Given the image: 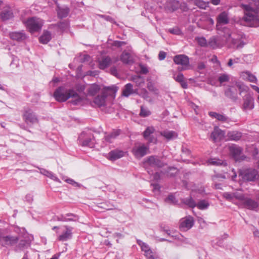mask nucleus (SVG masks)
Wrapping results in <instances>:
<instances>
[{
	"instance_id": "nucleus-1",
	"label": "nucleus",
	"mask_w": 259,
	"mask_h": 259,
	"mask_svg": "<svg viewBox=\"0 0 259 259\" xmlns=\"http://www.w3.org/2000/svg\"><path fill=\"white\" fill-rule=\"evenodd\" d=\"M243 11L242 20L251 27L259 26V0H251L248 4L240 5Z\"/></svg>"
},
{
	"instance_id": "nucleus-2",
	"label": "nucleus",
	"mask_w": 259,
	"mask_h": 259,
	"mask_svg": "<svg viewBox=\"0 0 259 259\" xmlns=\"http://www.w3.org/2000/svg\"><path fill=\"white\" fill-rule=\"evenodd\" d=\"M53 96L56 101L60 102H65L69 98H72L70 102L73 105H78L82 101V98L73 90H67L63 87L57 88Z\"/></svg>"
},
{
	"instance_id": "nucleus-3",
	"label": "nucleus",
	"mask_w": 259,
	"mask_h": 259,
	"mask_svg": "<svg viewBox=\"0 0 259 259\" xmlns=\"http://www.w3.org/2000/svg\"><path fill=\"white\" fill-rule=\"evenodd\" d=\"M229 22V18L228 13L223 12L221 13L217 17L216 28L219 31L223 32L224 33H227L228 37L227 40H228L230 38V30L226 27H223V25H226Z\"/></svg>"
},
{
	"instance_id": "nucleus-4",
	"label": "nucleus",
	"mask_w": 259,
	"mask_h": 259,
	"mask_svg": "<svg viewBox=\"0 0 259 259\" xmlns=\"http://www.w3.org/2000/svg\"><path fill=\"white\" fill-rule=\"evenodd\" d=\"M78 143L81 146L94 148L95 144V140L91 133L82 132L78 138Z\"/></svg>"
},
{
	"instance_id": "nucleus-5",
	"label": "nucleus",
	"mask_w": 259,
	"mask_h": 259,
	"mask_svg": "<svg viewBox=\"0 0 259 259\" xmlns=\"http://www.w3.org/2000/svg\"><path fill=\"white\" fill-rule=\"evenodd\" d=\"M257 171L253 168H244L239 171V177L240 181L244 182L254 181L257 175Z\"/></svg>"
},
{
	"instance_id": "nucleus-6",
	"label": "nucleus",
	"mask_w": 259,
	"mask_h": 259,
	"mask_svg": "<svg viewBox=\"0 0 259 259\" xmlns=\"http://www.w3.org/2000/svg\"><path fill=\"white\" fill-rule=\"evenodd\" d=\"M105 91L111 92V93L115 94L118 88L115 85L107 87L104 88ZM107 94L105 92L102 93L100 95L96 97L94 100V103L99 107H104L106 105V100L107 98Z\"/></svg>"
},
{
	"instance_id": "nucleus-7",
	"label": "nucleus",
	"mask_w": 259,
	"mask_h": 259,
	"mask_svg": "<svg viewBox=\"0 0 259 259\" xmlns=\"http://www.w3.org/2000/svg\"><path fill=\"white\" fill-rule=\"evenodd\" d=\"M22 118L25 123L30 125L37 124L39 122L37 115L33 111L28 108H25L23 111Z\"/></svg>"
},
{
	"instance_id": "nucleus-8",
	"label": "nucleus",
	"mask_w": 259,
	"mask_h": 259,
	"mask_svg": "<svg viewBox=\"0 0 259 259\" xmlns=\"http://www.w3.org/2000/svg\"><path fill=\"white\" fill-rule=\"evenodd\" d=\"M24 23L29 31L31 33H34L41 29L43 21L40 18L32 17L29 18Z\"/></svg>"
},
{
	"instance_id": "nucleus-9",
	"label": "nucleus",
	"mask_w": 259,
	"mask_h": 259,
	"mask_svg": "<svg viewBox=\"0 0 259 259\" xmlns=\"http://www.w3.org/2000/svg\"><path fill=\"white\" fill-rule=\"evenodd\" d=\"M145 164L152 167L161 168L166 165V163L162 161L156 156H150L145 160Z\"/></svg>"
},
{
	"instance_id": "nucleus-10",
	"label": "nucleus",
	"mask_w": 259,
	"mask_h": 259,
	"mask_svg": "<svg viewBox=\"0 0 259 259\" xmlns=\"http://www.w3.org/2000/svg\"><path fill=\"white\" fill-rule=\"evenodd\" d=\"M243 103L242 109L244 111L251 110L254 108V100L252 94L249 93L246 94L243 98Z\"/></svg>"
},
{
	"instance_id": "nucleus-11",
	"label": "nucleus",
	"mask_w": 259,
	"mask_h": 259,
	"mask_svg": "<svg viewBox=\"0 0 259 259\" xmlns=\"http://www.w3.org/2000/svg\"><path fill=\"white\" fill-rule=\"evenodd\" d=\"M243 204L245 208L252 210L257 211L259 208V203L257 201L248 197L244 198Z\"/></svg>"
},
{
	"instance_id": "nucleus-12",
	"label": "nucleus",
	"mask_w": 259,
	"mask_h": 259,
	"mask_svg": "<svg viewBox=\"0 0 259 259\" xmlns=\"http://www.w3.org/2000/svg\"><path fill=\"white\" fill-rule=\"evenodd\" d=\"M180 3L177 0H167L165 3L164 9L167 12L172 13L179 9Z\"/></svg>"
},
{
	"instance_id": "nucleus-13",
	"label": "nucleus",
	"mask_w": 259,
	"mask_h": 259,
	"mask_svg": "<svg viewBox=\"0 0 259 259\" xmlns=\"http://www.w3.org/2000/svg\"><path fill=\"white\" fill-rule=\"evenodd\" d=\"M224 37L225 38L226 41L227 43H230V47L231 48L240 49L243 48L245 45V43L241 39L233 38L231 36L230 39L227 40V33H224Z\"/></svg>"
},
{
	"instance_id": "nucleus-14",
	"label": "nucleus",
	"mask_w": 259,
	"mask_h": 259,
	"mask_svg": "<svg viewBox=\"0 0 259 259\" xmlns=\"http://www.w3.org/2000/svg\"><path fill=\"white\" fill-rule=\"evenodd\" d=\"M9 35L11 39L18 42H23L27 38L24 31L10 32Z\"/></svg>"
},
{
	"instance_id": "nucleus-15",
	"label": "nucleus",
	"mask_w": 259,
	"mask_h": 259,
	"mask_svg": "<svg viewBox=\"0 0 259 259\" xmlns=\"http://www.w3.org/2000/svg\"><path fill=\"white\" fill-rule=\"evenodd\" d=\"M149 148L143 144L141 146L135 147L133 149V152L137 158H141L147 154Z\"/></svg>"
},
{
	"instance_id": "nucleus-16",
	"label": "nucleus",
	"mask_w": 259,
	"mask_h": 259,
	"mask_svg": "<svg viewBox=\"0 0 259 259\" xmlns=\"http://www.w3.org/2000/svg\"><path fill=\"white\" fill-rule=\"evenodd\" d=\"M194 221L191 217H188L182 221L180 225V229L183 231H186L191 229L194 225Z\"/></svg>"
},
{
	"instance_id": "nucleus-17",
	"label": "nucleus",
	"mask_w": 259,
	"mask_h": 259,
	"mask_svg": "<svg viewBox=\"0 0 259 259\" xmlns=\"http://www.w3.org/2000/svg\"><path fill=\"white\" fill-rule=\"evenodd\" d=\"M174 62L178 65L187 66L189 64V58L185 55H177L174 57Z\"/></svg>"
},
{
	"instance_id": "nucleus-18",
	"label": "nucleus",
	"mask_w": 259,
	"mask_h": 259,
	"mask_svg": "<svg viewBox=\"0 0 259 259\" xmlns=\"http://www.w3.org/2000/svg\"><path fill=\"white\" fill-rule=\"evenodd\" d=\"M200 21L204 22V24L200 27L203 29H209L214 25V21L209 16L207 15L202 16L200 19Z\"/></svg>"
},
{
	"instance_id": "nucleus-19",
	"label": "nucleus",
	"mask_w": 259,
	"mask_h": 259,
	"mask_svg": "<svg viewBox=\"0 0 259 259\" xmlns=\"http://www.w3.org/2000/svg\"><path fill=\"white\" fill-rule=\"evenodd\" d=\"M225 96L233 101H236L237 98V88L235 85L230 86L225 92Z\"/></svg>"
},
{
	"instance_id": "nucleus-20",
	"label": "nucleus",
	"mask_w": 259,
	"mask_h": 259,
	"mask_svg": "<svg viewBox=\"0 0 259 259\" xmlns=\"http://www.w3.org/2000/svg\"><path fill=\"white\" fill-rule=\"evenodd\" d=\"M224 132L218 127H215L211 133L210 137L214 142H217L222 140L224 137Z\"/></svg>"
},
{
	"instance_id": "nucleus-21",
	"label": "nucleus",
	"mask_w": 259,
	"mask_h": 259,
	"mask_svg": "<svg viewBox=\"0 0 259 259\" xmlns=\"http://www.w3.org/2000/svg\"><path fill=\"white\" fill-rule=\"evenodd\" d=\"M125 152L119 149L111 150L108 154L109 159L115 161L124 156Z\"/></svg>"
},
{
	"instance_id": "nucleus-22",
	"label": "nucleus",
	"mask_w": 259,
	"mask_h": 259,
	"mask_svg": "<svg viewBox=\"0 0 259 259\" xmlns=\"http://www.w3.org/2000/svg\"><path fill=\"white\" fill-rule=\"evenodd\" d=\"M155 131V129L153 126H149L146 128L143 133V137L149 143H155L156 139L153 136H151Z\"/></svg>"
},
{
	"instance_id": "nucleus-23",
	"label": "nucleus",
	"mask_w": 259,
	"mask_h": 259,
	"mask_svg": "<svg viewBox=\"0 0 259 259\" xmlns=\"http://www.w3.org/2000/svg\"><path fill=\"white\" fill-rule=\"evenodd\" d=\"M230 152L233 157L236 161L240 160V157L242 150L240 147L236 145H233L229 147Z\"/></svg>"
},
{
	"instance_id": "nucleus-24",
	"label": "nucleus",
	"mask_w": 259,
	"mask_h": 259,
	"mask_svg": "<svg viewBox=\"0 0 259 259\" xmlns=\"http://www.w3.org/2000/svg\"><path fill=\"white\" fill-rule=\"evenodd\" d=\"M66 231L59 236L58 240L61 241H65L70 239L72 237V228L65 226Z\"/></svg>"
},
{
	"instance_id": "nucleus-25",
	"label": "nucleus",
	"mask_w": 259,
	"mask_h": 259,
	"mask_svg": "<svg viewBox=\"0 0 259 259\" xmlns=\"http://www.w3.org/2000/svg\"><path fill=\"white\" fill-rule=\"evenodd\" d=\"M208 114L211 117L215 118L219 121L229 122L230 120V119L225 115L214 112H209Z\"/></svg>"
},
{
	"instance_id": "nucleus-26",
	"label": "nucleus",
	"mask_w": 259,
	"mask_h": 259,
	"mask_svg": "<svg viewBox=\"0 0 259 259\" xmlns=\"http://www.w3.org/2000/svg\"><path fill=\"white\" fill-rule=\"evenodd\" d=\"M52 38V35L50 32L46 30L44 31L42 34L40 36L39 41L44 44H47Z\"/></svg>"
},
{
	"instance_id": "nucleus-27",
	"label": "nucleus",
	"mask_w": 259,
	"mask_h": 259,
	"mask_svg": "<svg viewBox=\"0 0 259 259\" xmlns=\"http://www.w3.org/2000/svg\"><path fill=\"white\" fill-rule=\"evenodd\" d=\"M175 80L179 82L183 89H187L188 87L187 82L184 80V76L181 73H178L176 76H174Z\"/></svg>"
},
{
	"instance_id": "nucleus-28",
	"label": "nucleus",
	"mask_w": 259,
	"mask_h": 259,
	"mask_svg": "<svg viewBox=\"0 0 259 259\" xmlns=\"http://www.w3.org/2000/svg\"><path fill=\"white\" fill-rule=\"evenodd\" d=\"M111 63V60L110 57H103L99 61V66L101 69H104L108 67Z\"/></svg>"
},
{
	"instance_id": "nucleus-29",
	"label": "nucleus",
	"mask_w": 259,
	"mask_h": 259,
	"mask_svg": "<svg viewBox=\"0 0 259 259\" xmlns=\"http://www.w3.org/2000/svg\"><path fill=\"white\" fill-rule=\"evenodd\" d=\"M235 87L238 89L240 95H241L243 93H246V94L250 93L249 88L241 82H236Z\"/></svg>"
},
{
	"instance_id": "nucleus-30",
	"label": "nucleus",
	"mask_w": 259,
	"mask_h": 259,
	"mask_svg": "<svg viewBox=\"0 0 259 259\" xmlns=\"http://www.w3.org/2000/svg\"><path fill=\"white\" fill-rule=\"evenodd\" d=\"M161 135L165 137L167 140H170L177 138V134L174 131H164L161 133Z\"/></svg>"
},
{
	"instance_id": "nucleus-31",
	"label": "nucleus",
	"mask_w": 259,
	"mask_h": 259,
	"mask_svg": "<svg viewBox=\"0 0 259 259\" xmlns=\"http://www.w3.org/2000/svg\"><path fill=\"white\" fill-rule=\"evenodd\" d=\"M0 16L3 21H6L12 18L13 17V14L10 9H6L1 13Z\"/></svg>"
},
{
	"instance_id": "nucleus-32",
	"label": "nucleus",
	"mask_w": 259,
	"mask_h": 259,
	"mask_svg": "<svg viewBox=\"0 0 259 259\" xmlns=\"http://www.w3.org/2000/svg\"><path fill=\"white\" fill-rule=\"evenodd\" d=\"M178 170L174 167H169L166 170H161L162 175H165L167 177H174L177 174Z\"/></svg>"
},
{
	"instance_id": "nucleus-33",
	"label": "nucleus",
	"mask_w": 259,
	"mask_h": 259,
	"mask_svg": "<svg viewBox=\"0 0 259 259\" xmlns=\"http://www.w3.org/2000/svg\"><path fill=\"white\" fill-rule=\"evenodd\" d=\"M133 93V85L130 83H127L122 91V96L128 97L130 95Z\"/></svg>"
},
{
	"instance_id": "nucleus-34",
	"label": "nucleus",
	"mask_w": 259,
	"mask_h": 259,
	"mask_svg": "<svg viewBox=\"0 0 259 259\" xmlns=\"http://www.w3.org/2000/svg\"><path fill=\"white\" fill-rule=\"evenodd\" d=\"M3 240L7 245H13L17 242L18 238L17 237L7 236L3 237Z\"/></svg>"
},
{
	"instance_id": "nucleus-35",
	"label": "nucleus",
	"mask_w": 259,
	"mask_h": 259,
	"mask_svg": "<svg viewBox=\"0 0 259 259\" xmlns=\"http://www.w3.org/2000/svg\"><path fill=\"white\" fill-rule=\"evenodd\" d=\"M120 59L121 61L125 64H130L133 61L132 58L129 53L123 52L121 56Z\"/></svg>"
},
{
	"instance_id": "nucleus-36",
	"label": "nucleus",
	"mask_w": 259,
	"mask_h": 259,
	"mask_svg": "<svg viewBox=\"0 0 259 259\" xmlns=\"http://www.w3.org/2000/svg\"><path fill=\"white\" fill-rule=\"evenodd\" d=\"M120 134V131H114L111 133L105 136V140L109 143H111Z\"/></svg>"
},
{
	"instance_id": "nucleus-37",
	"label": "nucleus",
	"mask_w": 259,
	"mask_h": 259,
	"mask_svg": "<svg viewBox=\"0 0 259 259\" xmlns=\"http://www.w3.org/2000/svg\"><path fill=\"white\" fill-rule=\"evenodd\" d=\"M100 90V87L97 84H92L88 89V94L90 96L95 95Z\"/></svg>"
},
{
	"instance_id": "nucleus-38",
	"label": "nucleus",
	"mask_w": 259,
	"mask_h": 259,
	"mask_svg": "<svg viewBox=\"0 0 259 259\" xmlns=\"http://www.w3.org/2000/svg\"><path fill=\"white\" fill-rule=\"evenodd\" d=\"M182 202L191 208H194L196 206V203L191 196L183 199Z\"/></svg>"
},
{
	"instance_id": "nucleus-39",
	"label": "nucleus",
	"mask_w": 259,
	"mask_h": 259,
	"mask_svg": "<svg viewBox=\"0 0 259 259\" xmlns=\"http://www.w3.org/2000/svg\"><path fill=\"white\" fill-rule=\"evenodd\" d=\"M58 15L60 18H63L66 17L69 13V9L65 8H58Z\"/></svg>"
},
{
	"instance_id": "nucleus-40",
	"label": "nucleus",
	"mask_w": 259,
	"mask_h": 259,
	"mask_svg": "<svg viewBox=\"0 0 259 259\" xmlns=\"http://www.w3.org/2000/svg\"><path fill=\"white\" fill-rule=\"evenodd\" d=\"M229 75L225 73L221 74L218 78V81L220 83L219 86H221L224 82L229 81Z\"/></svg>"
},
{
	"instance_id": "nucleus-41",
	"label": "nucleus",
	"mask_w": 259,
	"mask_h": 259,
	"mask_svg": "<svg viewBox=\"0 0 259 259\" xmlns=\"http://www.w3.org/2000/svg\"><path fill=\"white\" fill-rule=\"evenodd\" d=\"M55 26H57L60 29V31H64L68 28L69 24L67 21H64L58 22L57 24H55Z\"/></svg>"
},
{
	"instance_id": "nucleus-42",
	"label": "nucleus",
	"mask_w": 259,
	"mask_h": 259,
	"mask_svg": "<svg viewBox=\"0 0 259 259\" xmlns=\"http://www.w3.org/2000/svg\"><path fill=\"white\" fill-rule=\"evenodd\" d=\"M209 204L207 201L202 200L196 203V206L201 210H204L208 208Z\"/></svg>"
},
{
	"instance_id": "nucleus-43",
	"label": "nucleus",
	"mask_w": 259,
	"mask_h": 259,
	"mask_svg": "<svg viewBox=\"0 0 259 259\" xmlns=\"http://www.w3.org/2000/svg\"><path fill=\"white\" fill-rule=\"evenodd\" d=\"M229 137L232 140L238 141L242 137V134L238 132H233L229 134Z\"/></svg>"
},
{
	"instance_id": "nucleus-44",
	"label": "nucleus",
	"mask_w": 259,
	"mask_h": 259,
	"mask_svg": "<svg viewBox=\"0 0 259 259\" xmlns=\"http://www.w3.org/2000/svg\"><path fill=\"white\" fill-rule=\"evenodd\" d=\"M211 245L212 247L216 249H219V247H222L223 245V240L220 238H217L211 241Z\"/></svg>"
},
{
	"instance_id": "nucleus-45",
	"label": "nucleus",
	"mask_w": 259,
	"mask_h": 259,
	"mask_svg": "<svg viewBox=\"0 0 259 259\" xmlns=\"http://www.w3.org/2000/svg\"><path fill=\"white\" fill-rule=\"evenodd\" d=\"M194 4L200 9H205L208 7V3L203 0H194Z\"/></svg>"
},
{
	"instance_id": "nucleus-46",
	"label": "nucleus",
	"mask_w": 259,
	"mask_h": 259,
	"mask_svg": "<svg viewBox=\"0 0 259 259\" xmlns=\"http://www.w3.org/2000/svg\"><path fill=\"white\" fill-rule=\"evenodd\" d=\"M151 111L146 107L143 106L141 107L140 116L142 117H146L151 115Z\"/></svg>"
},
{
	"instance_id": "nucleus-47",
	"label": "nucleus",
	"mask_w": 259,
	"mask_h": 259,
	"mask_svg": "<svg viewBox=\"0 0 259 259\" xmlns=\"http://www.w3.org/2000/svg\"><path fill=\"white\" fill-rule=\"evenodd\" d=\"M243 74V75L245 77V78L250 82H255L256 81L257 79L256 77L249 72L246 71L244 72Z\"/></svg>"
},
{
	"instance_id": "nucleus-48",
	"label": "nucleus",
	"mask_w": 259,
	"mask_h": 259,
	"mask_svg": "<svg viewBox=\"0 0 259 259\" xmlns=\"http://www.w3.org/2000/svg\"><path fill=\"white\" fill-rule=\"evenodd\" d=\"M66 222H76L79 219V217L78 215L71 213L66 214Z\"/></svg>"
},
{
	"instance_id": "nucleus-49",
	"label": "nucleus",
	"mask_w": 259,
	"mask_h": 259,
	"mask_svg": "<svg viewBox=\"0 0 259 259\" xmlns=\"http://www.w3.org/2000/svg\"><path fill=\"white\" fill-rule=\"evenodd\" d=\"M209 162L210 164L214 165H221L223 164H224L225 165H226L227 163L223 161L220 160V159H210L209 160Z\"/></svg>"
},
{
	"instance_id": "nucleus-50",
	"label": "nucleus",
	"mask_w": 259,
	"mask_h": 259,
	"mask_svg": "<svg viewBox=\"0 0 259 259\" xmlns=\"http://www.w3.org/2000/svg\"><path fill=\"white\" fill-rule=\"evenodd\" d=\"M199 45L201 47H206L207 46V40L203 37H197L196 38Z\"/></svg>"
},
{
	"instance_id": "nucleus-51",
	"label": "nucleus",
	"mask_w": 259,
	"mask_h": 259,
	"mask_svg": "<svg viewBox=\"0 0 259 259\" xmlns=\"http://www.w3.org/2000/svg\"><path fill=\"white\" fill-rule=\"evenodd\" d=\"M232 193H233V198H235L239 200L243 201L244 200V198L245 197L243 194L240 193L238 192H233Z\"/></svg>"
},
{
	"instance_id": "nucleus-52",
	"label": "nucleus",
	"mask_w": 259,
	"mask_h": 259,
	"mask_svg": "<svg viewBox=\"0 0 259 259\" xmlns=\"http://www.w3.org/2000/svg\"><path fill=\"white\" fill-rule=\"evenodd\" d=\"M168 31L173 34L175 35H180L181 34V31L180 29L178 27H175L173 28H170L168 30Z\"/></svg>"
},
{
	"instance_id": "nucleus-53",
	"label": "nucleus",
	"mask_w": 259,
	"mask_h": 259,
	"mask_svg": "<svg viewBox=\"0 0 259 259\" xmlns=\"http://www.w3.org/2000/svg\"><path fill=\"white\" fill-rule=\"evenodd\" d=\"M139 244L141 246L142 251H143L144 252L147 250L150 249V247L147 244L141 241L139 242Z\"/></svg>"
},
{
	"instance_id": "nucleus-54",
	"label": "nucleus",
	"mask_w": 259,
	"mask_h": 259,
	"mask_svg": "<svg viewBox=\"0 0 259 259\" xmlns=\"http://www.w3.org/2000/svg\"><path fill=\"white\" fill-rule=\"evenodd\" d=\"M208 83L210 84L211 85L218 87L219 86V84H218L219 81L218 80H215L213 77H210L208 79Z\"/></svg>"
},
{
	"instance_id": "nucleus-55",
	"label": "nucleus",
	"mask_w": 259,
	"mask_h": 259,
	"mask_svg": "<svg viewBox=\"0 0 259 259\" xmlns=\"http://www.w3.org/2000/svg\"><path fill=\"white\" fill-rule=\"evenodd\" d=\"M145 253V255L149 259H154V254L152 251L150 249L147 250Z\"/></svg>"
},
{
	"instance_id": "nucleus-56",
	"label": "nucleus",
	"mask_w": 259,
	"mask_h": 259,
	"mask_svg": "<svg viewBox=\"0 0 259 259\" xmlns=\"http://www.w3.org/2000/svg\"><path fill=\"white\" fill-rule=\"evenodd\" d=\"M223 197L227 200L230 201H231L234 199L232 193L225 192L223 194Z\"/></svg>"
},
{
	"instance_id": "nucleus-57",
	"label": "nucleus",
	"mask_w": 259,
	"mask_h": 259,
	"mask_svg": "<svg viewBox=\"0 0 259 259\" xmlns=\"http://www.w3.org/2000/svg\"><path fill=\"white\" fill-rule=\"evenodd\" d=\"M46 176L56 182H60L59 179L52 172H47V174H46Z\"/></svg>"
},
{
	"instance_id": "nucleus-58",
	"label": "nucleus",
	"mask_w": 259,
	"mask_h": 259,
	"mask_svg": "<svg viewBox=\"0 0 259 259\" xmlns=\"http://www.w3.org/2000/svg\"><path fill=\"white\" fill-rule=\"evenodd\" d=\"M65 181L69 184H71L75 187H80L81 185L78 184V183L75 182L72 179H67L66 180H65Z\"/></svg>"
},
{
	"instance_id": "nucleus-59",
	"label": "nucleus",
	"mask_w": 259,
	"mask_h": 259,
	"mask_svg": "<svg viewBox=\"0 0 259 259\" xmlns=\"http://www.w3.org/2000/svg\"><path fill=\"white\" fill-rule=\"evenodd\" d=\"M160 174H161V172H155L153 176V180L156 181H157L160 180V179H161ZM161 174H162L161 173Z\"/></svg>"
},
{
	"instance_id": "nucleus-60",
	"label": "nucleus",
	"mask_w": 259,
	"mask_h": 259,
	"mask_svg": "<svg viewBox=\"0 0 259 259\" xmlns=\"http://www.w3.org/2000/svg\"><path fill=\"white\" fill-rule=\"evenodd\" d=\"M166 53L163 51H160L158 54V59L159 60H163L166 57Z\"/></svg>"
},
{
	"instance_id": "nucleus-61",
	"label": "nucleus",
	"mask_w": 259,
	"mask_h": 259,
	"mask_svg": "<svg viewBox=\"0 0 259 259\" xmlns=\"http://www.w3.org/2000/svg\"><path fill=\"white\" fill-rule=\"evenodd\" d=\"M175 200V197L172 195H169L168 197L165 199L166 202H170L174 203Z\"/></svg>"
},
{
	"instance_id": "nucleus-62",
	"label": "nucleus",
	"mask_w": 259,
	"mask_h": 259,
	"mask_svg": "<svg viewBox=\"0 0 259 259\" xmlns=\"http://www.w3.org/2000/svg\"><path fill=\"white\" fill-rule=\"evenodd\" d=\"M125 44V42L121 41H115L113 43L114 46L117 47H120Z\"/></svg>"
},
{
	"instance_id": "nucleus-63",
	"label": "nucleus",
	"mask_w": 259,
	"mask_h": 259,
	"mask_svg": "<svg viewBox=\"0 0 259 259\" xmlns=\"http://www.w3.org/2000/svg\"><path fill=\"white\" fill-rule=\"evenodd\" d=\"M181 6L180 7V9H181L183 11H187L188 10V8L187 5L185 3H180Z\"/></svg>"
},
{
	"instance_id": "nucleus-64",
	"label": "nucleus",
	"mask_w": 259,
	"mask_h": 259,
	"mask_svg": "<svg viewBox=\"0 0 259 259\" xmlns=\"http://www.w3.org/2000/svg\"><path fill=\"white\" fill-rule=\"evenodd\" d=\"M140 69H141V72L142 74H146L148 72V69L147 68V67L145 66L144 65H141L140 66Z\"/></svg>"
}]
</instances>
